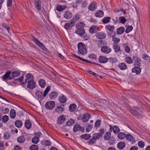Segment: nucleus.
Here are the masks:
<instances>
[{
    "label": "nucleus",
    "mask_w": 150,
    "mask_h": 150,
    "mask_svg": "<svg viewBox=\"0 0 150 150\" xmlns=\"http://www.w3.org/2000/svg\"><path fill=\"white\" fill-rule=\"evenodd\" d=\"M119 23H121L124 24L126 21V20L123 16L119 17Z\"/></svg>",
    "instance_id": "nucleus-49"
},
{
    "label": "nucleus",
    "mask_w": 150,
    "mask_h": 150,
    "mask_svg": "<svg viewBox=\"0 0 150 150\" xmlns=\"http://www.w3.org/2000/svg\"><path fill=\"white\" fill-rule=\"evenodd\" d=\"M80 18V17L79 15H76L75 17L71 19V20H73V22H74V23L75 24V22L78 20Z\"/></svg>",
    "instance_id": "nucleus-61"
},
{
    "label": "nucleus",
    "mask_w": 150,
    "mask_h": 150,
    "mask_svg": "<svg viewBox=\"0 0 150 150\" xmlns=\"http://www.w3.org/2000/svg\"><path fill=\"white\" fill-rule=\"evenodd\" d=\"M30 150H38V146L36 145H33L30 147Z\"/></svg>",
    "instance_id": "nucleus-55"
},
{
    "label": "nucleus",
    "mask_w": 150,
    "mask_h": 150,
    "mask_svg": "<svg viewBox=\"0 0 150 150\" xmlns=\"http://www.w3.org/2000/svg\"><path fill=\"white\" fill-rule=\"evenodd\" d=\"M33 40L35 43L41 49L44 50L46 48L45 46L37 39L33 37Z\"/></svg>",
    "instance_id": "nucleus-9"
},
{
    "label": "nucleus",
    "mask_w": 150,
    "mask_h": 150,
    "mask_svg": "<svg viewBox=\"0 0 150 150\" xmlns=\"http://www.w3.org/2000/svg\"><path fill=\"white\" fill-rule=\"evenodd\" d=\"M39 141V139L35 137H34L32 139V142L34 144H36L38 143Z\"/></svg>",
    "instance_id": "nucleus-54"
},
{
    "label": "nucleus",
    "mask_w": 150,
    "mask_h": 150,
    "mask_svg": "<svg viewBox=\"0 0 150 150\" xmlns=\"http://www.w3.org/2000/svg\"><path fill=\"white\" fill-rule=\"evenodd\" d=\"M65 108H62L60 107H58L55 108V111L57 113H61L64 110Z\"/></svg>",
    "instance_id": "nucleus-32"
},
{
    "label": "nucleus",
    "mask_w": 150,
    "mask_h": 150,
    "mask_svg": "<svg viewBox=\"0 0 150 150\" xmlns=\"http://www.w3.org/2000/svg\"><path fill=\"white\" fill-rule=\"evenodd\" d=\"M41 143L42 145L47 146L50 145L51 143L49 140H44Z\"/></svg>",
    "instance_id": "nucleus-44"
},
{
    "label": "nucleus",
    "mask_w": 150,
    "mask_h": 150,
    "mask_svg": "<svg viewBox=\"0 0 150 150\" xmlns=\"http://www.w3.org/2000/svg\"><path fill=\"white\" fill-rule=\"evenodd\" d=\"M125 61L129 64H131L133 62L132 59L129 57H127L125 58Z\"/></svg>",
    "instance_id": "nucleus-46"
},
{
    "label": "nucleus",
    "mask_w": 150,
    "mask_h": 150,
    "mask_svg": "<svg viewBox=\"0 0 150 150\" xmlns=\"http://www.w3.org/2000/svg\"><path fill=\"white\" fill-rule=\"evenodd\" d=\"M91 117V115L88 113L85 114L83 116L82 120L84 122H86L88 121L89 119Z\"/></svg>",
    "instance_id": "nucleus-18"
},
{
    "label": "nucleus",
    "mask_w": 150,
    "mask_h": 150,
    "mask_svg": "<svg viewBox=\"0 0 150 150\" xmlns=\"http://www.w3.org/2000/svg\"><path fill=\"white\" fill-rule=\"evenodd\" d=\"M15 125L18 128H21L22 125V122L20 120H17L15 122Z\"/></svg>",
    "instance_id": "nucleus-36"
},
{
    "label": "nucleus",
    "mask_w": 150,
    "mask_h": 150,
    "mask_svg": "<svg viewBox=\"0 0 150 150\" xmlns=\"http://www.w3.org/2000/svg\"><path fill=\"white\" fill-rule=\"evenodd\" d=\"M85 26V24L83 22L79 23L76 25L77 29L75 33L79 35L84 39L87 40L88 37L84 29L81 28L84 27Z\"/></svg>",
    "instance_id": "nucleus-1"
},
{
    "label": "nucleus",
    "mask_w": 150,
    "mask_h": 150,
    "mask_svg": "<svg viewBox=\"0 0 150 150\" xmlns=\"http://www.w3.org/2000/svg\"><path fill=\"white\" fill-rule=\"evenodd\" d=\"M38 83L39 85L42 88H44L46 84V81L42 79L39 80Z\"/></svg>",
    "instance_id": "nucleus-17"
},
{
    "label": "nucleus",
    "mask_w": 150,
    "mask_h": 150,
    "mask_svg": "<svg viewBox=\"0 0 150 150\" xmlns=\"http://www.w3.org/2000/svg\"><path fill=\"white\" fill-rule=\"evenodd\" d=\"M96 140L92 137V138L90 139L88 142V143L89 144L92 145L94 144L96 142Z\"/></svg>",
    "instance_id": "nucleus-62"
},
{
    "label": "nucleus",
    "mask_w": 150,
    "mask_h": 150,
    "mask_svg": "<svg viewBox=\"0 0 150 150\" xmlns=\"http://www.w3.org/2000/svg\"><path fill=\"white\" fill-rule=\"evenodd\" d=\"M78 52L83 55H85L87 53V50L84 44L82 42H79L78 45Z\"/></svg>",
    "instance_id": "nucleus-3"
},
{
    "label": "nucleus",
    "mask_w": 150,
    "mask_h": 150,
    "mask_svg": "<svg viewBox=\"0 0 150 150\" xmlns=\"http://www.w3.org/2000/svg\"><path fill=\"white\" fill-rule=\"evenodd\" d=\"M98 61L101 63H105L108 61V58L106 57L103 56H100L98 58Z\"/></svg>",
    "instance_id": "nucleus-11"
},
{
    "label": "nucleus",
    "mask_w": 150,
    "mask_h": 150,
    "mask_svg": "<svg viewBox=\"0 0 150 150\" xmlns=\"http://www.w3.org/2000/svg\"><path fill=\"white\" fill-rule=\"evenodd\" d=\"M16 116V112L14 109H12L10 111V116L12 118H14Z\"/></svg>",
    "instance_id": "nucleus-38"
},
{
    "label": "nucleus",
    "mask_w": 150,
    "mask_h": 150,
    "mask_svg": "<svg viewBox=\"0 0 150 150\" xmlns=\"http://www.w3.org/2000/svg\"><path fill=\"white\" fill-rule=\"evenodd\" d=\"M73 20H70L69 23H67L64 25V28L67 30L71 29L72 27L74 26L75 24L74 23Z\"/></svg>",
    "instance_id": "nucleus-7"
},
{
    "label": "nucleus",
    "mask_w": 150,
    "mask_h": 150,
    "mask_svg": "<svg viewBox=\"0 0 150 150\" xmlns=\"http://www.w3.org/2000/svg\"><path fill=\"white\" fill-rule=\"evenodd\" d=\"M59 100L60 103H65L67 100L66 97L63 95L60 96L59 98Z\"/></svg>",
    "instance_id": "nucleus-34"
},
{
    "label": "nucleus",
    "mask_w": 150,
    "mask_h": 150,
    "mask_svg": "<svg viewBox=\"0 0 150 150\" xmlns=\"http://www.w3.org/2000/svg\"><path fill=\"white\" fill-rule=\"evenodd\" d=\"M129 111L134 116L137 117H141V115H139L137 111L134 110L132 109H130Z\"/></svg>",
    "instance_id": "nucleus-33"
},
{
    "label": "nucleus",
    "mask_w": 150,
    "mask_h": 150,
    "mask_svg": "<svg viewBox=\"0 0 150 150\" xmlns=\"http://www.w3.org/2000/svg\"><path fill=\"white\" fill-rule=\"evenodd\" d=\"M67 6L65 5H59L57 6L56 10L58 11H61L65 9Z\"/></svg>",
    "instance_id": "nucleus-30"
},
{
    "label": "nucleus",
    "mask_w": 150,
    "mask_h": 150,
    "mask_svg": "<svg viewBox=\"0 0 150 150\" xmlns=\"http://www.w3.org/2000/svg\"><path fill=\"white\" fill-rule=\"evenodd\" d=\"M133 28V27L132 25L128 26L125 30V33H128L132 30Z\"/></svg>",
    "instance_id": "nucleus-57"
},
{
    "label": "nucleus",
    "mask_w": 150,
    "mask_h": 150,
    "mask_svg": "<svg viewBox=\"0 0 150 150\" xmlns=\"http://www.w3.org/2000/svg\"><path fill=\"white\" fill-rule=\"evenodd\" d=\"M101 122V121L100 120H98L95 122V127L96 128H98L100 126Z\"/></svg>",
    "instance_id": "nucleus-58"
},
{
    "label": "nucleus",
    "mask_w": 150,
    "mask_h": 150,
    "mask_svg": "<svg viewBox=\"0 0 150 150\" xmlns=\"http://www.w3.org/2000/svg\"><path fill=\"white\" fill-rule=\"evenodd\" d=\"M58 95L57 93L54 91H53L50 93L49 95V97L51 99H53L57 97Z\"/></svg>",
    "instance_id": "nucleus-28"
},
{
    "label": "nucleus",
    "mask_w": 150,
    "mask_h": 150,
    "mask_svg": "<svg viewBox=\"0 0 150 150\" xmlns=\"http://www.w3.org/2000/svg\"><path fill=\"white\" fill-rule=\"evenodd\" d=\"M55 105L54 102L50 101L47 102L45 104V107L47 110H51L53 109Z\"/></svg>",
    "instance_id": "nucleus-5"
},
{
    "label": "nucleus",
    "mask_w": 150,
    "mask_h": 150,
    "mask_svg": "<svg viewBox=\"0 0 150 150\" xmlns=\"http://www.w3.org/2000/svg\"><path fill=\"white\" fill-rule=\"evenodd\" d=\"M81 128L80 126L79 125H75L73 128V131L74 132H76L80 130Z\"/></svg>",
    "instance_id": "nucleus-47"
},
{
    "label": "nucleus",
    "mask_w": 150,
    "mask_h": 150,
    "mask_svg": "<svg viewBox=\"0 0 150 150\" xmlns=\"http://www.w3.org/2000/svg\"><path fill=\"white\" fill-rule=\"evenodd\" d=\"M76 108V106L75 104H71L69 106V109L71 112H73Z\"/></svg>",
    "instance_id": "nucleus-35"
},
{
    "label": "nucleus",
    "mask_w": 150,
    "mask_h": 150,
    "mask_svg": "<svg viewBox=\"0 0 150 150\" xmlns=\"http://www.w3.org/2000/svg\"><path fill=\"white\" fill-rule=\"evenodd\" d=\"M101 136V134H100L96 133L93 135L92 137H93V138H94L96 140L97 139H99Z\"/></svg>",
    "instance_id": "nucleus-50"
},
{
    "label": "nucleus",
    "mask_w": 150,
    "mask_h": 150,
    "mask_svg": "<svg viewBox=\"0 0 150 150\" xmlns=\"http://www.w3.org/2000/svg\"><path fill=\"white\" fill-rule=\"evenodd\" d=\"M111 50V49L107 46H104L101 49L102 52L105 53H108L110 52Z\"/></svg>",
    "instance_id": "nucleus-15"
},
{
    "label": "nucleus",
    "mask_w": 150,
    "mask_h": 150,
    "mask_svg": "<svg viewBox=\"0 0 150 150\" xmlns=\"http://www.w3.org/2000/svg\"><path fill=\"white\" fill-rule=\"evenodd\" d=\"M4 142L3 141H0V150H4Z\"/></svg>",
    "instance_id": "nucleus-63"
},
{
    "label": "nucleus",
    "mask_w": 150,
    "mask_h": 150,
    "mask_svg": "<svg viewBox=\"0 0 150 150\" xmlns=\"http://www.w3.org/2000/svg\"><path fill=\"white\" fill-rule=\"evenodd\" d=\"M17 141L18 143H21L25 142V139L24 136H22L19 137L17 139Z\"/></svg>",
    "instance_id": "nucleus-43"
},
{
    "label": "nucleus",
    "mask_w": 150,
    "mask_h": 150,
    "mask_svg": "<svg viewBox=\"0 0 150 150\" xmlns=\"http://www.w3.org/2000/svg\"><path fill=\"white\" fill-rule=\"evenodd\" d=\"M110 129H112V131L113 132L117 134L120 131V129L119 128L116 126H112L111 125H110Z\"/></svg>",
    "instance_id": "nucleus-19"
},
{
    "label": "nucleus",
    "mask_w": 150,
    "mask_h": 150,
    "mask_svg": "<svg viewBox=\"0 0 150 150\" xmlns=\"http://www.w3.org/2000/svg\"><path fill=\"white\" fill-rule=\"evenodd\" d=\"M141 68L140 67L134 66L132 70V72L135 73L136 74H139L141 71Z\"/></svg>",
    "instance_id": "nucleus-8"
},
{
    "label": "nucleus",
    "mask_w": 150,
    "mask_h": 150,
    "mask_svg": "<svg viewBox=\"0 0 150 150\" xmlns=\"http://www.w3.org/2000/svg\"><path fill=\"white\" fill-rule=\"evenodd\" d=\"M81 137L83 139L88 140L91 138V136L90 135L88 134H83L81 135Z\"/></svg>",
    "instance_id": "nucleus-41"
},
{
    "label": "nucleus",
    "mask_w": 150,
    "mask_h": 150,
    "mask_svg": "<svg viewBox=\"0 0 150 150\" xmlns=\"http://www.w3.org/2000/svg\"><path fill=\"white\" fill-rule=\"evenodd\" d=\"M111 137V134L109 132H106L104 136V139L106 140H108L110 139Z\"/></svg>",
    "instance_id": "nucleus-40"
},
{
    "label": "nucleus",
    "mask_w": 150,
    "mask_h": 150,
    "mask_svg": "<svg viewBox=\"0 0 150 150\" xmlns=\"http://www.w3.org/2000/svg\"><path fill=\"white\" fill-rule=\"evenodd\" d=\"M35 82L34 80L27 83V85L28 88L30 89H34L35 87Z\"/></svg>",
    "instance_id": "nucleus-12"
},
{
    "label": "nucleus",
    "mask_w": 150,
    "mask_h": 150,
    "mask_svg": "<svg viewBox=\"0 0 150 150\" xmlns=\"http://www.w3.org/2000/svg\"><path fill=\"white\" fill-rule=\"evenodd\" d=\"M142 58L144 60H148V62L150 63V57L148 55L144 54L142 56Z\"/></svg>",
    "instance_id": "nucleus-42"
},
{
    "label": "nucleus",
    "mask_w": 150,
    "mask_h": 150,
    "mask_svg": "<svg viewBox=\"0 0 150 150\" xmlns=\"http://www.w3.org/2000/svg\"><path fill=\"white\" fill-rule=\"evenodd\" d=\"M51 87L50 86H48L45 91L43 94L42 91H38L35 92L36 97L40 100L43 99L47 95L48 93L50 90Z\"/></svg>",
    "instance_id": "nucleus-2"
},
{
    "label": "nucleus",
    "mask_w": 150,
    "mask_h": 150,
    "mask_svg": "<svg viewBox=\"0 0 150 150\" xmlns=\"http://www.w3.org/2000/svg\"><path fill=\"white\" fill-rule=\"evenodd\" d=\"M134 61L133 65L134 66L140 67L141 64V59L137 55H134L132 57Z\"/></svg>",
    "instance_id": "nucleus-4"
},
{
    "label": "nucleus",
    "mask_w": 150,
    "mask_h": 150,
    "mask_svg": "<svg viewBox=\"0 0 150 150\" xmlns=\"http://www.w3.org/2000/svg\"><path fill=\"white\" fill-rule=\"evenodd\" d=\"M126 137L125 133L122 132L119 133L118 134V137L120 139H123Z\"/></svg>",
    "instance_id": "nucleus-37"
},
{
    "label": "nucleus",
    "mask_w": 150,
    "mask_h": 150,
    "mask_svg": "<svg viewBox=\"0 0 150 150\" xmlns=\"http://www.w3.org/2000/svg\"><path fill=\"white\" fill-rule=\"evenodd\" d=\"M118 67L121 70H125L127 68L126 65L124 63H122L119 64Z\"/></svg>",
    "instance_id": "nucleus-29"
},
{
    "label": "nucleus",
    "mask_w": 150,
    "mask_h": 150,
    "mask_svg": "<svg viewBox=\"0 0 150 150\" xmlns=\"http://www.w3.org/2000/svg\"><path fill=\"white\" fill-rule=\"evenodd\" d=\"M35 6L36 8L39 11L41 9V2L40 0H35Z\"/></svg>",
    "instance_id": "nucleus-21"
},
{
    "label": "nucleus",
    "mask_w": 150,
    "mask_h": 150,
    "mask_svg": "<svg viewBox=\"0 0 150 150\" xmlns=\"http://www.w3.org/2000/svg\"><path fill=\"white\" fill-rule=\"evenodd\" d=\"M11 72L8 71L6 72L3 76L2 79L4 81H6V80L12 79V78L10 76Z\"/></svg>",
    "instance_id": "nucleus-10"
},
{
    "label": "nucleus",
    "mask_w": 150,
    "mask_h": 150,
    "mask_svg": "<svg viewBox=\"0 0 150 150\" xmlns=\"http://www.w3.org/2000/svg\"><path fill=\"white\" fill-rule=\"evenodd\" d=\"M107 29L110 31H111L113 30L114 29V27L113 26H111L109 25H107L106 26Z\"/></svg>",
    "instance_id": "nucleus-59"
},
{
    "label": "nucleus",
    "mask_w": 150,
    "mask_h": 150,
    "mask_svg": "<svg viewBox=\"0 0 150 150\" xmlns=\"http://www.w3.org/2000/svg\"><path fill=\"white\" fill-rule=\"evenodd\" d=\"M125 144L123 142H120L118 143L117 145V148L120 149H123L125 146Z\"/></svg>",
    "instance_id": "nucleus-25"
},
{
    "label": "nucleus",
    "mask_w": 150,
    "mask_h": 150,
    "mask_svg": "<svg viewBox=\"0 0 150 150\" xmlns=\"http://www.w3.org/2000/svg\"><path fill=\"white\" fill-rule=\"evenodd\" d=\"M110 19V18L109 17H107L104 18L103 20V22L104 24H106L109 22Z\"/></svg>",
    "instance_id": "nucleus-51"
},
{
    "label": "nucleus",
    "mask_w": 150,
    "mask_h": 150,
    "mask_svg": "<svg viewBox=\"0 0 150 150\" xmlns=\"http://www.w3.org/2000/svg\"><path fill=\"white\" fill-rule=\"evenodd\" d=\"M74 120L72 119H70L66 123V125L67 126H70L72 125L74 122Z\"/></svg>",
    "instance_id": "nucleus-56"
},
{
    "label": "nucleus",
    "mask_w": 150,
    "mask_h": 150,
    "mask_svg": "<svg viewBox=\"0 0 150 150\" xmlns=\"http://www.w3.org/2000/svg\"><path fill=\"white\" fill-rule=\"evenodd\" d=\"M126 138L127 140L132 142L134 141L135 140L133 136L130 134H126Z\"/></svg>",
    "instance_id": "nucleus-23"
},
{
    "label": "nucleus",
    "mask_w": 150,
    "mask_h": 150,
    "mask_svg": "<svg viewBox=\"0 0 150 150\" xmlns=\"http://www.w3.org/2000/svg\"><path fill=\"white\" fill-rule=\"evenodd\" d=\"M108 35L109 36L113 38L115 36L116 33L115 32L113 31H110L108 33Z\"/></svg>",
    "instance_id": "nucleus-52"
},
{
    "label": "nucleus",
    "mask_w": 150,
    "mask_h": 150,
    "mask_svg": "<svg viewBox=\"0 0 150 150\" xmlns=\"http://www.w3.org/2000/svg\"><path fill=\"white\" fill-rule=\"evenodd\" d=\"M25 126L27 129H30L32 126V124L30 121L28 120H26L25 122Z\"/></svg>",
    "instance_id": "nucleus-26"
},
{
    "label": "nucleus",
    "mask_w": 150,
    "mask_h": 150,
    "mask_svg": "<svg viewBox=\"0 0 150 150\" xmlns=\"http://www.w3.org/2000/svg\"><path fill=\"white\" fill-rule=\"evenodd\" d=\"M125 30V29L124 27H120L117 30V34L118 35H121L124 32Z\"/></svg>",
    "instance_id": "nucleus-27"
},
{
    "label": "nucleus",
    "mask_w": 150,
    "mask_h": 150,
    "mask_svg": "<svg viewBox=\"0 0 150 150\" xmlns=\"http://www.w3.org/2000/svg\"><path fill=\"white\" fill-rule=\"evenodd\" d=\"M98 30V27L97 26H93L89 29V31L91 33H94L97 32Z\"/></svg>",
    "instance_id": "nucleus-13"
},
{
    "label": "nucleus",
    "mask_w": 150,
    "mask_h": 150,
    "mask_svg": "<svg viewBox=\"0 0 150 150\" xmlns=\"http://www.w3.org/2000/svg\"><path fill=\"white\" fill-rule=\"evenodd\" d=\"M25 82L27 83L34 80V76L30 73L27 74L25 75Z\"/></svg>",
    "instance_id": "nucleus-6"
},
{
    "label": "nucleus",
    "mask_w": 150,
    "mask_h": 150,
    "mask_svg": "<svg viewBox=\"0 0 150 150\" xmlns=\"http://www.w3.org/2000/svg\"><path fill=\"white\" fill-rule=\"evenodd\" d=\"M97 6L95 2H92L89 5L88 7V9L91 11H93L96 9Z\"/></svg>",
    "instance_id": "nucleus-16"
},
{
    "label": "nucleus",
    "mask_w": 150,
    "mask_h": 150,
    "mask_svg": "<svg viewBox=\"0 0 150 150\" xmlns=\"http://www.w3.org/2000/svg\"><path fill=\"white\" fill-rule=\"evenodd\" d=\"M138 145L140 147L143 148L144 147V143L142 141H140L138 142Z\"/></svg>",
    "instance_id": "nucleus-64"
},
{
    "label": "nucleus",
    "mask_w": 150,
    "mask_h": 150,
    "mask_svg": "<svg viewBox=\"0 0 150 150\" xmlns=\"http://www.w3.org/2000/svg\"><path fill=\"white\" fill-rule=\"evenodd\" d=\"M64 16V18L67 19H69L72 17V14L68 11L65 12Z\"/></svg>",
    "instance_id": "nucleus-22"
},
{
    "label": "nucleus",
    "mask_w": 150,
    "mask_h": 150,
    "mask_svg": "<svg viewBox=\"0 0 150 150\" xmlns=\"http://www.w3.org/2000/svg\"><path fill=\"white\" fill-rule=\"evenodd\" d=\"M112 41L115 43H118L120 41V39L117 38L116 37H114L112 38Z\"/></svg>",
    "instance_id": "nucleus-60"
},
{
    "label": "nucleus",
    "mask_w": 150,
    "mask_h": 150,
    "mask_svg": "<svg viewBox=\"0 0 150 150\" xmlns=\"http://www.w3.org/2000/svg\"><path fill=\"white\" fill-rule=\"evenodd\" d=\"M65 121V117L63 115H61L58 118L57 122L59 124H62Z\"/></svg>",
    "instance_id": "nucleus-14"
},
{
    "label": "nucleus",
    "mask_w": 150,
    "mask_h": 150,
    "mask_svg": "<svg viewBox=\"0 0 150 150\" xmlns=\"http://www.w3.org/2000/svg\"><path fill=\"white\" fill-rule=\"evenodd\" d=\"M73 55L74 56V57H76V58L80 59L81 60V61H84L85 62H88V63H91V64H95L92 62H91L90 61H88V60H86V59H83L81 57H80L78 56H77V55H76V54H73Z\"/></svg>",
    "instance_id": "nucleus-31"
},
{
    "label": "nucleus",
    "mask_w": 150,
    "mask_h": 150,
    "mask_svg": "<svg viewBox=\"0 0 150 150\" xmlns=\"http://www.w3.org/2000/svg\"><path fill=\"white\" fill-rule=\"evenodd\" d=\"M106 36V34L102 33L99 32L96 34V37L100 39H103L105 38Z\"/></svg>",
    "instance_id": "nucleus-20"
},
{
    "label": "nucleus",
    "mask_w": 150,
    "mask_h": 150,
    "mask_svg": "<svg viewBox=\"0 0 150 150\" xmlns=\"http://www.w3.org/2000/svg\"><path fill=\"white\" fill-rule=\"evenodd\" d=\"M104 13L103 11L99 10L95 14L96 16L97 17H101L103 16Z\"/></svg>",
    "instance_id": "nucleus-39"
},
{
    "label": "nucleus",
    "mask_w": 150,
    "mask_h": 150,
    "mask_svg": "<svg viewBox=\"0 0 150 150\" xmlns=\"http://www.w3.org/2000/svg\"><path fill=\"white\" fill-rule=\"evenodd\" d=\"M108 61L112 63H116L117 61V59L116 58L110 57L108 58Z\"/></svg>",
    "instance_id": "nucleus-53"
},
{
    "label": "nucleus",
    "mask_w": 150,
    "mask_h": 150,
    "mask_svg": "<svg viewBox=\"0 0 150 150\" xmlns=\"http://www.w3.org/2000/svg\"><path fill=\"white\" fill-rule=\"evenodd\" d=\"M9 120L8 117L7 115H4L2 118V121L3 122L6 123Z\"/></svg>",
    "instance_id": "nucleus-48"
},
{
    "label": "nucleus",
    "mask_w": 150,
    "mask_h": 150,
    "mask_svg": "<svg viewBox=\"0 0 150 150\" xmlns=\"http://www.w3.org/2000/svg\"><path fill=\"white\" fill-rule=\"evenodd\" d=\"M112 48L115 52L120 51V46L117 44H114L112 46Z\"/></svg>",
    "instance_id": "nucleus-24"
},
{
    "label": "nucleus",
    "mask_w": 150,
    "mask_h": 150,
    "mask_svg": "<svg viewBox=\"0 0 150 150\" xmlns=\"http://www.w3.org/2000/svg\"><path fill=\"white\" fill-rule=\"evenodd\" d=\"M20 72L18 71H15L12 72L11 75L13 77H18L20 75Z\"/></svg>",
    "instance_id": "nucleus-45"
}]
</instances>
